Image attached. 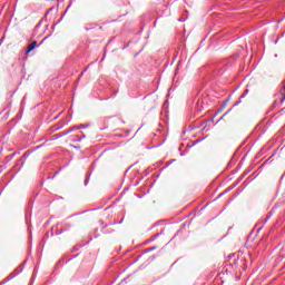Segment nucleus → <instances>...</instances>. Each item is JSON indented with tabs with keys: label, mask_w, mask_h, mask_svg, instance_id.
Returning <instances> with one entry per match:
<instances>
[{
	"label": "nucleus",
	"mask_w": 285,
	"mask_h": 285,
	"mask_svg": "<svg viewBox=\"0 0 285 285\" xmlns=\"http://www.w3.org/2000/svg\"><path fill=\"white\" fill-rule=\"evenodd\" d=\"M35 48H37V41H32L30 45H28L27 55L32 52V50H35Z\"/></svg>",
	"instance_id": "nucleus-1"
},
{
	"label": "nucleus",
	"mask_w": 285,
	"mask_h": 285,
	"mask_svg": "<svg viewBox=\"0 0 285 285\" xmlns=\"http://www.w3.org/2000/svg\"><path fill=\"white\" fill-rule=\"evenodd\" d=\"M81 128H86V126L85 125H80L78 127H73L72 130H81ZM70 131H71V129L68 130V132H70Z\"/></svg>",
	"instance_id": "nucleus-2"
},
{
	"label": "nucleus",
	"mask_w": 285,
	"mask_h": 285,
	"mask_svg": "<svg viewBox=\"0 0 285 285\" xmlns=\"http://www.w3.org/2000/svg\"><path fill=\"white\" fill-rule=\"evenodd\" d=\"M285 101V94L282 96L281 104H284Z\"/></svg>",
	"instance_id": "nucleus-3"
},
{
	"label": "nucleus",
	"mask_w": 285,
	"mask_h": 285,
	"mask_svg": "<svg viewBox=\"0 0 285 285\" xmlns=\"http://www.w3.org/2000/svg\"><path fill=\"white\" fill-rule=\"evenodd\" d=\"M228 101H230V99H226V100H225V106H226V104H228Z\"/></svg>",
	"instance_id": "nucleus-4"
}]
</instances>
